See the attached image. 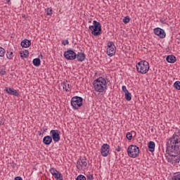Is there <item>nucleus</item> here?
I'll list each match as a JSON object with an SVG mask.
<instances>
[{
    "instance_id": "obj_1",
    "label": "nucleus",
    "mask_w": 180,
    "mask_h": 180,
    "mask_svg": "<svg viewBox=\"0 0 180 180\" xmlns=\"http://www.w3.org/2000/svg\"><path fill=\"white\" fill-rule=\"evenodd\" d=\"M167 149L169 151L175 150L176 153H180V133L176 132L169 138L167 142Z\"/></svg>"
},
{
    "instance_id": "obj_2",
    "label": "nucleus",
    "mask_w": 180,
    "mask_h": 180,
    "mask_svg": "<svg viewBox=\"0 0 180 180\" xmlns=\"http://www.w3.org/2000/svg\"><path fill=\"white\" fill-rule=\"evenodd\" d=\"M166 152L168 154L167 155H166V160L168 162H170V164H172V165H175V164H178V162H179L180 152H176V150L173 149L172 150L166 149Z\"/></svg>"
},
{
    "instance_id": "obj_3",
    "label": "nucleus",
    "mask_w": 180,
    "mask_h": 180,
    "mask_svg": "<svg viewBox=\"0 0 180 180\" xmlns=\"http://www.w3.org/2000/svg\"><path fill=\"white\" fill-rule=\"evenodd\" d=\"M106 79L103 77H99L94 82V91L102 93L106 89Z\"/></svg>"
},
{
    "instance_id": "obj_4",
    "label": "nucleus",
    "mask_w": 180,
    "mask_h": 180,
    "mask_svg": "<svg viewBox=\"0 0 180 180\" xmlns=\"http://www.w3.org/2000/svg\"><path fill=\"white\" fill-rule=\"evenodd\" d=\"M136 70L139 74H147L150 70V64L146 60L140 61L136 64Z\"/></svg>"
},
{
    "instance_id": "obj_5",
    "label": "nucleus",
    "mask_w": 180,
    "mask_h": 180,
    "mask_svg": "<svg viewBox=\"0 0 180 180\" xmlns=\"http://www.w3.org/2000/svg\"><path fill=\"white\" fill-rule=\"evenodd\" d=\"M94 25H90L89 27V30L91 31V34L93 36H99L102 33V26L101 25V22L94 20Z\"/></svg>"
},
{
    "instance_id": "obj_6",
    "label": "nucleus",
    "mask_w": 180,
    "mask_h": 180,
    "mask_svg": "<svg viewBox=\"0 0 180 180\" xmlns=\"http://www.w3.org/2000/svg\"><path fill=\"white\" fill-rule=\"evenodd\" d=\"M127 154L131 158H137L140 155V148L136 145H130L127 148Z\"/></svg>"
},
{
    "instance_id": "obj_7",
    "label": "nucleus",
    "mask_w": 180,
    "mask_h": 180,
    "mask_svg": "<svg viewBox=\"0 0 180 180\" xmlns=\"http://www.w3.org/2000/svg\"><path fill=\"white\" fill-rule=\"evenodd\" d=\"M84 99L80 96H75L71 100V105L73 109L77 110L82 106V101Z\"/></svg>"
},
{
    "instance_id": "obj_8",
    "label": "nucleus",
    "mask_w": 180,
    "mask_h": 180,
    "mask_svg": "<svg viewBox=\"0 0 180 180\" xmlns=\"http://www.w3.org/2000/svg\"><path fill=\"white\" fill-rule=\"evenodd\" d=\"M106 53L109 57H112L116 54V46H115V43H113V41H109L108 43Z\"/></svg>"
},
{
    "instance_id": "obj_9",
    "label": "nucleus",
    "mask_w": 180,
    "mask_h": 180,
    "mask_svg": "<svg viewBox=\"0 0 180 180\" xmlns=\"http://www.w3.org/2000/svg\"><path fill=\"white\" fill-rule=\"evenodd\" d=\"M77 168L79 171L88 169V160L85 158L78 160L77 162Z\"/></svg>"
},
{
    "instance_id": "obj_10",
    "label": "nucleus",
    "mask_w": 180,
    "mask_h": 180,
    "mask_svg": "<svg viewBox=\"0 0 180 180\" xmlns=\"http://www.w3.org/2000/svg\"><path fill=\"white\" fill-rule=\"evenodd\" d=\"M60 131L57 129H52L50 131L51 137L55 143H58V141H60Z\"/></svg>"
},
{
    "instance_id": "obj_11",
    "label": "nucleus",
    "mask_w": 180,
    "mask_h": 180,
    "mask_svg": "<svg viewBox=\"0 0 180 180\" xmlns=\"http://www.w3.org/2000/svg\"><path fill=\"white\" fill-rule=\"evenodd\" d=\"M64 57L66 60H75L77 58V53L72 50H68L64 52Z\"/></svg>"
},
{
    "instance_id": "obj_12",
    "label": "nucleus",
    "mask_w": 180,
    "mask_h": 180,
    "mask_svg": "<svg viewBox=\"0 0 180 180\" xmlns=\"http://www.w3.org/2000/svg\"><path fill=\"white\" fill-rule=\"evenodd\" d=\"M110 146L108 143H104L101 146V153L103 157H108L109 155V148Z\"/></svg>"
},
{
    "instance_id": "obj_13",
    "label": "nucleus",
    "mask_w": 180,
    "mask_h": 180,
    "mask_svg": "<svg viewBox=\"0 0 180 180\" xmlns=\"http://www.w3.org/2000/svg\"><path fill=\"white\" fill-rule=\"evenodd\" d=\"M49 171L56 179H58V180L63 179V174H61V173H60V172L57 171V169H56L54 168H51Z\"/></svg>"
},
{
    "instance_id": "obj_14",
    "label": "nucleus",
    "mask_w": 180,
    "mask_h": 180,
    "mask_svg": "<svg viewBox=\"0 0 180 180\" xmlns=\"http://www.w3.org/2000/svg\"><path fill=\"white\" fill-rule=\"evenodd\" d=\"M154 33L156 36H159L160 39H165V31L160 27L155 28Z\"/></svg>"
},
{
    "instance_id": "obj_15",
    "label": "nucleus",
    "mask_w": 180,
    "mask_h": 180,
    "mask_svg": "<svg viewBox=\"0 0 180 180\" xmlns=\"http://www.w3.org/2000/svg\"><path fill=\"white\" fill-rule=\"evenodd\" d=\"M4 91H6V92H7V94H9L10 95H14L15 96H19V93L18 92V91H16L12 88L6 87Z\"/></svg>"
},
{
    "instance_id": "obj_16",
    "label": "nucleus",
    "mask_w": 180,
    "mask_h": 180,
    "mask_svg": "<svg viewBox=\"0 0 180 180\" xmlns=\"http://www.w3.org/2000/svg\"><path fill=\"white\" fill-rule=\"evenodd\" d=\"M43 143L46 146H50V144L53 143V138H51L50 136H46L43 139Z\"/></svg>"
},
{
    "instance_id": "obj_17",
    "label": "nucleus",
    "mask_w": 180,
    "mask_h": 180,
    "mask_svg": "<svg viewBox=\"0 0 180 180\" xmlns=\"http://www.w3.org/2000/svg\"><path fill=\"white\" fill-rule=\"evenodd\" d=\"M76 58L77 61L82 63V61L85 60V55L84 53L78 52L77 54H76Z\"/></svg>"
},
{
    "instance_id": "obj_18",
    "label": "nucleus",
    "mask_w": 180,
    "mask_h": 180,
    "mask_svg": "<svg viewBox=\"0 0 180 180\" xmlns=\"http://www.w3.org/2000/svg\"><path fill=\"white\" fill-rule=\"evenodd\" d=\"M21 46L25 49H27V47H30V46H32V42L29 39H24L21 41Z\"/></svg>"
},
{
    "instance_id": "obj_19",
    "label": "nucleus",
    "mask_w": 180,
    "mask_h": 180,
    "mask_svg": "<svg viewBox=\"0 0 180 180\" xmlns=\"http://www.w3.org/2000/svg\"><path fill=\"white\" fill-rule=\"evenodd\" d=\"M166 60L167 61V63L174 64V63L176 61V58L174 55H169L167 56Z\"/></svg>"
},
{
    "instance_id": "obj_20",
    "label": "nucleus",
    "mask_w": 180,
    "mask_h": 180,
    "mask_svg": "<svg viewBox=\"0 0 180 180\" xmlns=\"http://www.w3.org/2000/svg\"><path fill=\"white\" fill-rule=\"evenodd\" d=\"M148 146L149 151H150V153H154L155 150V143H154V141H149Z\"/></svg>"
},
{
    "instance_id": "obj_21",
    "label": "nucleus",
    "mask_w": 180,
    "mask_h": 180,
    "mask_svg": "<svg viewBox=\"0 0 180 180\" xmlns=\"http://www.w3.org/2000/svg\"><path fill=\"white\" fill-rule=\"evenodd\" d=\"M20 56L22 58H27L29 57V51L25 50L20 52Z\"/></svg>"
},
{
    "instance_id": "obj_22",
    "label": "nucleus",
    "mask_w": 180,
    "mask_h": 180,
    "mask_svg": "<svg viewBox=\"0 0 180 180\" xmlns=\"http://www.w3.org/2000/svg\"><path fill=\"white\" fill-rule=\"evenodd\" d=\"M60 86L63 87V89L66 91V92H70V84H68L67 82H64L63 83L60 84Z\"/></svg>"
},
{
    "instance_id": "obj_23",
    "label": "nucleus",
    "mask_w": 180,
    "mask_h": 180,
    "mask_svg": "<svg viewBox=\"0 0 180 180\" xmlns=\"http://www.w3.org/2000/svg\"><path fill=\"white\" fill-rule=\"evenodd\" d=\"M33 63V65L35 66V67H39V65H40V58H35L32 61Z\"/></svg>"
},
{
    "instance_id": "obj_24",
    "label": "nucleus",
    "mask_w": 180,
    "mask_h": 180,
    "mask_svg": "<svg viewBox=\"0 0 180 180\" xmlns=\"http://www.w3.org/2000/svg\"><path fill=\"white\" fill-rule=\"evenodd\" d=\"M124 96L127 101H131V93L128 91L124 94Z\"/></svg>"
},
{
    "instance_id": "obj_25",
    "label": "nucleus",
    "mask_w": 180,
    "mask_h": 180,
    "mask_svg": "<svg viewBox=\"0 0 180 180\" xmlns=\"http://www.w3.org/2000/svg\"><path fill=\"white\" fill-rule=\"evenodd\" d=\"M6 57L8 60H12L13 58V52L8 51L6 53Z\"/></svg>"
},
{
    "instance_id": "obj_26",
    "label": "nucleus",
    "mask_w": 180,
    "mask_h": 180,
    "mask_svg": "<svg viewBox=\"0 0 180 180\" xmlns=\"http://www.w3.org/2000/svg\"><path fill=\"white\" fill-rule=\"evenodd\" d=\"M172 180H180V173L175 174Z\"/></svg>"
},
{
    "instance_id": "obj_27",
    "label": "nucleus",
    "mask_w": 180,
    "mask_h": 180,
    "mask_svg": "<svg viewBox=\"0 0 180 180\" xmlns=\"http://www.w3.org/2000/svg\"><path fill=\"white\" fill-rule=\"evenodd\" d=\"M174 88H176V89L180 90V82L179 81L175 82L174 84Z\"/></svg>"
},
{
    "instance_id": "obj_28",
    "label": "nucleus",
    "mask_w": 180,
    "mask_h": 180,
    "mask_svg": "<svg viewBox=\"0 0 180 180\" xmlns=\"http://www.w3.org/2000/svg\"><path fill=\"white\" fill-rule=\"evenodd\" d=\"M5 56V49L0 46V57H4Z\"/></svg>"
},
{
    "instance_id": "obj_29",
    "label": "nucleus",
    "mask_w": 180,
    "mask_h": 180,
    "mask_svg": "<svg viewBox=\"0 0 180 180\" xmlns=\"http://www.w3.org/2000/svg\"><path fill=\"white\" fill-rule=\"evenodd\" d=\"M122 22L124 23H129V22H130V18L129 16H126L123 18Z\"/></svg>"
},
{
    "instance_id": "obj_30",
    "label": "nucleus",
    "mask_w": 180,
    "mask_h": 180,
    "mask_svg": "<svg viewBox=\"0 0 180 180\" xmlns=\"http://www.w3.org/2000/svg\"><path fill=\"white\" fill-rule=\"evenodd\" d=\"M126 137L128 140H131L133 139V135L130 132H127Z\"/></svg>"
},
{
    "instance_id": "obj_31",
    "label": "nucleus",
    "mask_w": 180,
    "mask_h": 180,
    "mask_svg": "<svg viewBox=\"0 0 180 180\" xmlns=\"http://www.w3.org/2000/svg\"><path fill=\"white\" fill-rule=\"evenodd\" d=\"M77 180H86V177H85V176L84 175H79L77 179Z\"/></svg>"
},
{
    "instance_id": "obj_32",
    "label": "nucleus",
    "mask_w": 180,
    "mask_h": 180,
    "mask_svg": "<svg viewBox=\"0 0 180 180\" xmlns=\"http://www.w3.org/2000/svg\"><path fill=\"white\" fill-rule=\"evenodd\" d=\"M46 15H53V9L49 8L46 9Z\"/></svg>"
},
{
    "instance_id": "obj_33",
    "label": "nucleus",
    "mask_w": 180,
    "mask_h": 180,
    "mask_svg": "<svg viewBox=\"0 0 180 180\" xmlns=\"http://www.w3.org/2000/svg\"><path fill=\"white\" fill-rule=\"evenodd\" d=\"M5 74H6V71L5 70V68L1 69L0 75H5Z\"/></svg>"
},
{
    "instance_id": "obj_34",
    "label": "nucleus",
    "mask_w": 180,
    "mask_h": 180,
    "mask_svg": "<svg viewBox=\"0 0 180 180\" xmlns=\"http://www.w3.org/2000/svg\"><path fill=\"white\" fill-rule=\"evenodd\" d=\"M86 178H87V179H89V180H92V179H94V175H92V174H88V175L86 176Z\"/></svg>"
},
{
    "instance_id": "obj_35",
    "label": "nucleus",
    "mask_w": 180,
    "mask_h": 180,
    "mask_svg": "<svg viewBox=\"0 0 180 180\" xmlns=\"http://www.w3.org/2000/svg\"><path fill=\"white\" fill-rule=\"evenodd\" d=\"M68 39H64L63 41H62V44H63V46H67V44H68Z\"/></svg>"
},
{
    "instance_id": "obj_36",
    "label": "nucleus",
    "mask_w": 180,
    "mask_h": 180,
    "mask_svg": "<svg viewBox=\"0 0 180 180\" xmlns=\"http://www.w3.org/2000/svg\"><path fill=\"white\" fill-rule=\"evenodd\" d=\"M122 91L124 92V94L129 92V90L126 88V86H122Z\"/></svg>"
},
{
    "instance_id": "obj_37",
    "label": "nucleus",
    "mask_w": 180,
    "mask_h": 180,
    "mask_svg": "<svg viewBox=\"0 0 180 180\" xmlns=\"http://www.w3.org/2000/svg\"><path fill=\"white\" fill-rule=\"evenodd\" d=\"M116 151H117L118 153H120V151H122V148L120 146H118L117 148H116Z\"/></svg>"
},
{
    "instance_id": "obj_38",
    "label": "nucleus",
    "mask_w": 180,
    "mask_h": 180,
    "mask_svg": "<svg viewBox=\"0 0 180 180\" xmlns=\"http://www.w3.org/2000/svg\"><path fill=\"white\" fill-rule=\"evenodd\" d=\"M14 180H23V179H22V177L20 176H16Z\"/></svg>"
},
{
    "instance_id": "obj_39",
    "label": "nucleus",
    "mask_w": 180,
    "mask_h": 180,
    "mask_svg": "<svg viewBox=\"0 0 180 180\" xmlns=\"http://www.w3.org/2000/svg\"><path fill=\"white\" fill-rule=\"evenodd\" d=\"M46 131H47V128H46L45 129H44V132L46 133Z\"/></svg>"
},
{
    "instance_id": "obj_40",
    "label": "nucleus",
    "mask_w": 180,
    "mask_h": 180,
    "mask_svg": "<svg viewBox=\"0 0 180 180\" xmlns=\"http://www.w3.org/2000/svg\"><path fill=\"white\" fill-rule=\"evenodd\" d=\"M6 1H7L8 3H9V2H11V0H6Z\"/></svg>"
}]
</instances>
